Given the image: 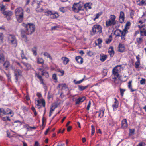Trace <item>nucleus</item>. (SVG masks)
I'll return each mask as SVG.
<instances>
[{
  "instance_id": "nucleus-27",
  "label": "nucleus",
  "mask_w": 146,
  "mask_h": 146,
  "mask_svg": "<svg viewBox=\"0 0 146 146\" xmlns=\"http://www.w3.org/2000/svg\"><path fill=\"white\" fill-rule=\"evenodd\" d=\"M132 81H130L128 83V87L131 90V92H133L134 91H135L136 90V89H133L132 88V86L131 85Z\"/></svg>"
},
{
  "instance_id": "nucleus-39",
  "label": "nucleus",
  "mask_w": 146,
  "mask_h": 146,
  "mask_svg": "<svg viewBox=\"0 0 146 146\" xmlns=\"http://www.w3.org/2000/svg\"><path fill=\"white\" fill-rule=\"evenodd\" d=\"M112 40V36L111 35L110 36L109 38L106 41V42L107 44L110 43Z\"/></svg>"
},
{
  "instance_id": "nucleus-15",
  "label": "nucleus",
  "mask_w": 146,
  "mask_h": 146,
  "mask_svg": "<svg viewBox=\"0 0 146 146\" xmlns=\"http://www.w3.org/2000/svg\"><path fill=\"white\" fill-rule=\"evenodd\" d=\"M61 59L62 60V63L65 65H66L68 63L69 60L66 57H63L61 58Z\"/></svg>"
},
{
  "instance_id": "nucleus-23",
  "label": "nucleus",
  "mask_w": 146,
  "mask_h": 146,
  "mask_svg": "<svg viewBox=\"0 0 146 146\" xmlns=\"http://www.w3.org/2000/svg\"><path fill=\"white\" fill-rule=\"evenodd\" d=\"M104 109H102L100 110L98 112V117L100 118L104 116Z\"/></svg>"
},
{
  "instance_id": "nucleus-48",
  "label": "nucleus",
  "mask_w": 146,
  "mask_h": 146,
  "mask_svg": "<svg viewBox=\"0 0 146 146\" xmlns=\"http://www.w3.org/2000/svg\"><path fill=\"white\" fill-rule=\"evenodd\" d=\"M7 112V114H11L12 113V111L9 109L8 108L6 110H5V112Z\"/></svg>"
},
{
  "instance_id": "nucleus-63",
  "label": "nucleus",
  "mask_w": 146,
  "mask_h": 146,
  "mask_svg": "<svg viewBox=\"0 0 146 146\" xmlns=\"http://www.w3.org/2000/svg\"><path fill=\"white\" fill-rule=\"evenodd\" d=\"M85 6L86 7H88L89 9H91V7L89 5V3H87L85 5Z\"/></svg>"
},
{
  "instance_id": "nucleus-40",
  "label": "nucleus",
  "mask_w": 146,
  "mask_h": 146,
  "mask_svg": "<svg viewBox=\"0 0 146 146\" xmlns=\"http://www.w3.org/2000/svg\"><path fill=\"white\" fill-rule=\"evenodd\" d=\"M37 62L38 63L42 64L44 63V60L41 58H38L37 60Z\"/></svg>"
},
{
  "instance_id": "nucleus-35",
  "label": "nucleus",
  "mask_w": 146,
  "mask_h": 146,
  "mask_svg": "<svg viewBox=\"0 0 146 146\" xmlns=\"http://www.w3.org/2000/svg\"><path fill=\"white\" fill-rule=\"evenodd\" d=\"M21 62L28 69H29L30 68V65L28 64L25 63L23 62Z\"/></svg>"
},
{
  "instance_id": "nucleus-18",
  "label": "nucleus",
  "mask_w": 146,
  "mask_h": 146,
  "mask_svg": "<svg viewBox=\"0 0 146 146\" xmlns=\"http://www.w3.org/2000/svg\"><path fill=\"white\" fill-rule=\"evenodd\" d=\"M59 16V15L57 13H54L53 12L50 18L51 19H54L58 18Z\"/></svg>"
},
{
  "instance_id": "nucleus-43",
  "label": "nucleus",
  "mask_w": 146,
  "mask_h": 146,
  "mask_svg": "<svg viewBox=\"0 0 146 146\" xmlns=\"http://www.w3.org/2000/svg\"><path fill=\"white\" fill-rule=\"evenodd\" d=\"M79 89L81 91H82L85 89H86L87 87V86H80L79 85L78 86Z\"/></svg>"
},
{
  "instance_id": "nucleus-2",
  "label": "nucleus",
  "mask_w": 146,
  "mask_h": 146,
  "mask_svg": "<svg viewBox=\"0 0 146 146\" xmlns=\"http://www.w3.org/2000/svg\"><path fill=\"white\" fill-rule=\"evenodd\" d=\"M26 28V34L29 35L31 34L34 32L35 29V27L34 25L32 23L25 24L23 23V25Z\"/></svg>"
},
{
  "instance_id": "nucleus-7",
  "label": "nucleus",
  "mask_w": 146,
  "mask_h": 146,
  "mask_svg": "<svg viewBox=\"0 0 146 146\" xmlns=\"http://www.w3.org/2000/svg\"><path fill=\"white\" fill-rule=\"evenodd\" d=\"M82 7L79 3H75L73 5L72 9L73 11L76 13L78 12L80 10H83Z\"/></svg>"
},
{
  "instance_id": "nucleus-49",
  "label": "nucleus",
  "mask_w": 146,
  "mask_h": 146,
  "mask_svg": "<svg viewBox=\"0 0 146 146\" xmlns=\"http://www.w3.org/2000/svg\"><path fill=\"white\" fill-rule=\"evenodd\" d=\"M23 40L25 42H26L27 41V38L26 36L25 35V36H21Z\"/></svg>"
},
{
  "instance_id": "nucleus-45",
  "label": "nucleus",
  "mask_w": 146,
  "mask_h": 146,
  "mask_svg": "<svg viewBox=\"0 0 146 146\" xmlns=\"http://www.w3.org/2000/svg\"><path fill=\"white\" fill-rule=\"evenodd\" d=\"M26 34V31H25L23 30H21V36H25V34Z\"/></svg>"
},
{
  "instance_id": "nucleus-31",
  "label": "nucleus",
  "mask_w": 146,
  "mask_h": 146,
  "mask_svg": "<svg viewBox=\"0 0 146 146\" xmlns=\"http://www.w3.org/2000/svg\"><path fill=\"white\" fill-rule=\"evenodd\" d=\"M107 58V55H103L100 57V60L102 62L104 61Z\"/></svg>"
},
{
  "instance_id": "nucleus-4",
  "label": "nucleus",
  "mask_w": 146,
  "mask_h": 146,
  "mask_svg": "<svg viewBox=\"0 0 146 146\" xmlns=\"http://www.w3.org/2000/svg\"><path fill=\"white\" fill-rule=\"evenodd\" d=\"M116 32L117 33L116 34V36L121 37V39L122 40H124L125 39L126 35L128 33V31H127V30H126L125 29H124L122 31L118 29L117 30Z\"/></svg>"
},
{
  "instance_id": "nucleus-17",
  "label": "nucleus",
  "mask_w": 146,
  "mask_h": 146,
  "mask_svg": "<svg viewBox=\"0 0 146 146\" xmlns=\"http://www.w3.org/2000/svg\"><path fill=\"white\" fill-rule=\"evenodd\" d=\"M115 101L114 104L112 105V107L114 110V109H117L118 108V101L116 98H114Z\"/></svg>"
},
{
  "instance_id": "nucleus-50",
  "label": "nucleus",
  "mask_w": 146,
  "mask_h": 146,
  "mask_svg": "<svg viewBox=\"0 0 146 146\" xmlns=\"http://www.w3.org/2000/svg\"><path fill=\"white\" fill-rule=\"evenodd\" d=\"M60 11L63 13H65L66 11V10L64 9V7H61L59 9Z\"/></svg>"
},
{
  "instance_id": "nucleus-28",
  "label": "nucleus",
  "mask_w": 146,
  "mask_h": 146,
  "mask_svg": "<svg viewBox=\"0 0 146 146\" xmlns=\"http://www.w3.org/2000/svg\"><path fill=\"white\" fill-rule=\"evenodd\" d=\"M37 77L39 79V80L40 82V83L42 84L44 86L45 85V84L43 82V80L42 79V77L38 74H37Z\"/></svg>"
},
{
  "instance_id": "nucleus-61",
  "label": "nucleus",
  "mask_w": 146,
  "mask_h": 146,
  "mask_svg": "<svg viewBox=\"0 0 146 146\" xmlns=\"http://www.w3.org/2000/svg\"><path fill=\"white\" fill-rule=\"evenodd\" d=\"M84 80V79H82L78 81H77L76 82H75V84H78L80 83H81Z\"/></svg>"
},
{
  "instance_id": "nucleus-26",
  "label": "nucleus",
  "mask_w": 146,
  "mask_h": 146,
  "mask_svg": "<svg viewBox=\"0 0 146 146\" xmlns=\"http://www.w3.org/2000/svg\"><path fill=\"white\" fill-rule=\"evenodd\" d=\"M5 57L3 53L0 54V63H3L5 61Z\"/></svg>"
},
{
  "instance_id": "nucleus-25",
  "label": "nucleus",
  "mask_w": 146,
  "mask_h": 146,
  "mask_svg": "<svg viewBox=\"0 0 146 146\" xmlns=\"http://www.w3.org/2000/svg\"><path fill=\"white\" fill-rule=\"evenodd\" d=\"M57 87L59 88H61L62 89H66V88L67 89H68L67 86L65 84H59L58 85Z\"/></svg>"
},
{
  "instance_id": "nucleus-36",
  "label": "nucleus",
  "mask_w": 146,
  "mask_h": 146,
  "mask_svg": "<svg viewBox=\"0 0 146 146\" xmlns=\"http://www.w3.org/2000/svg\"><path fill=\"white\" fill-rule=\"evenodd\" d=\"M140 34L141 36H146V30L145 31L141 30Z\"/></svg>"
},
{
  "instance_id": "nucleus-29",
  "label": "nucleus",
  "mask_w": 146,
  "mask_h": 146,
  "mask_svg": "<svg viewBox=\"0 0 146 146\" xmlns=\"http://www.w3.org/2000/svg\"><path fill=\"white\" fill-rule=\"evenodd\" d=\"M7 112H5V110L2 108H0V115H3L7 114Z\"/></svg>"
},
{
  "instance_id": "nucleus-56",
  "label": "nucleus",
  "mask_w": 146,
  "mask_h": 146,
  "mask_svg": "<svg viewBox=\"0 0 146 146\" xmlns=\"http://www.w3.org/2000/svg\"><path fill=\"white\" fill-rule=\"evenodd\" d=\"M52 97V95L51 94L50 92H48V99H50Z\"/></svg>"
},
{
  "instance_id": "nucleus-64",
  "label": "nucleus",
  "mask_w": 146,
  "mask_h": 146,
  "mask_svg": "<svg viewBox=\"0 0 146 146\" xmlns=\"http://www.w3.org/2000/svg\"><path fill=\"white\" fill-rule=\"evenodd\" d=\"M57 146H64L63 143L62 144L61 142H60L58 143Z\"/></svg>"
},
{
  "instance_id": "nucleus-53",
  "label": "nucleus",
  "mask_w": 146,
  "mask_h": 146,
  "mask_svg": "<svg viewBox=\"0 0 146 146\" xmlns=\"http://www.w3.org/2000/svg\"><path fill=\"white\" fill-rule=\"evenodd\" d=\"M120 91L121 93V95L122 96H123L124 94V92L125 91V90L121 88L120 89Z\"/></svg>"
},
{
  "instance_id": "nucleus-54",
  "label": "nucleus",
  "mask_w": 146,
  "mask_h": 146,
  "mask_svg": "<svg viewBox=\"0 0 146 146\" xmlns=\"http://www.w3.org/2000/svg\"><path fill=\"white\" fill-rule=\"evenodd\" d=\"M145 144L144 142H140L137 146H145Z\"/></svg>"
},
{
  "instance_id": "nucleus-14",
  "label": "nucleus",
  "mask_w": 146,
  "mask_h": 146,
  "mask_svg": "<svg viewBox=\"0 0 146 146\" xmlns=\"http://www.w3.org/2000/svg\"><path fill=\"white\" fill-rule=\"evenodd\" d=\"M137 4L139 5H142L146 4V0H137Z\"/></svg>"
},
{
  "instance_id": "nucleus-5",
  "label": "nucleus",
  "mask_w": 146,
  "mask_h": 146,
  "mask_svg": "<svg viewBox=\"0 0 146 146\" xmlns=\"http://www.w3.org/2000/svg\"><path fill=\"white\" fill-rule=\"evenodd\" d=\"M102 32V28L99 25H95L92 27L91 34L92 35H93L95 34H100Z\"/></svg>"
},
{
  "instance_id": "nucleus-55",
  "label": "nucleus",
  "mask_w": 146,
  "mask_h": 146,
  "mask_svg": "<svg viewBox=\"0 0 146 146\" xmlns=\"http://www.w3.org/2000/svg\"><path fill=\"white\" fill-rule=\"evenodd\" d=\"M37 101L38 103V104H37V106L38 107V109H39L41 107V106L40 105V104L41 102L39 100H37Z\"/></svg>"
},
{
  "instance_id": "nucleus-21",
  "label": "nucleus",
  "mask_w": 146,
  "mask_h": 146,
  "mask_svg": "<svg viewBox=\"0 0 146 146\" xmlns=\"http://www.w3.org/2000/svg\"><path fill=\"white\" fill-rule=\"evenodd\" d=\"M3 66L5 68L6 70H7L8 68L10 66V63L9 61H6L3 63Z\"/></svg>"
},
{
  "instance_id": "nucleus-16",
  "label": "nucleus",
  "mask_w": 146,
  "mask_h": 146,
  "mask_svg": "<svg viewBox=\"0 0 146 146\" xmlns=\"http://www.w3.org/2000/svg\"><path fill=\"white\" fill-rule=\"evenodd\" d=\"M118 51L121 52H123L125 49V47L124 45L119 44L118 46Z\"/></svg>"
},
{
  "instance_id": "nucleus-11",
  "label": "nucleus",
  "mask_w": 146,
  "mask_h": 146,
  "mask_svg": "<svg viewBox=\"0 0 146 146\" xmlns=\"http://www.w3.org/2000/svg\"><path fill=\"white\" fill-rule=\"evenodd\" d=\"M128 124L127 122V120L125 119H123L121 122V127L122 128L125 129L128 127Z\"/></svg>"
},
{
  "instance_id": "nucleus-46",
  "label": "nucleus",
  "mask_w": 146,
  "mask_h": 146,
  "mask_svg": "<svg viewBox=\"0 0 146 146\" xmlns=\"http://www.w3.org/2000/svg\"><path fill=\"white\" fill-rule=\"evenodd\" d=\"M102 14V12H99L98 14H96V17L93 19L94 21H95L96 19L98 18L99 16L101 15Z\"/></svg>"
},
{
  "instance_id": "nucleus-12",
  "label": "nucleus",
  "mask_w": 146,
  "mask_h": 146,
  "mask_svg": "<svg viewBox=\"0 0 146 146\" xmlns=\"http://www.w3.org/2000/svg\"><path fill=\"white\" fill-rule=\"evenodd\" d=\"M86 99V97L84 96L79 97L77 100L76 104H79L80 102H83Z\"/></svg>"
},
{
  "instance_id": "nucleus-19",
  "label": "nucleus",
  "mask_w": 146,
  "mask_h": 146,
  "mask_svg": "<svg viewBox=\"0 0 146 146\" xmlns=\"http://www.w3.org/2000/svg\"><path fill=\"white\" fill-rule=\"evenodd\" d=\"M139 23H141V24H142L143 23H144V24L142 25H138V27L140 28H141L142 27H144L146 25V20L145 19L143 21H139Z\"/></svg>"
},
{
  "instance_id": "nucleus-42",
  "label": "nucleus",
  "mask_w": 146,
  "mask_h": 146,
  "mask_svg": "<svg viewBox=\"0 0 146 146\" xmlns=\"http://www.w3.org/2000/svg\"><path fill=\"white\" fill-rule=\"evenodd\" d=\"M32 51L34 55L36 56L37 54L36 52V47H34L32 49Z\"/></svg>"
},
{
  "instance_id": "nucleus-6",
  "label": "nucleus",
  "mask_w": 146,
  "mask_h": 146,
  "mask_svg": "<svg viewBox=\"0 0 146 146\" xmlns=\"http://www.w3.org/2000/svg\"><path fill=\"white\" fill-rule=\"evenodd\" d=\"M8 39L9 43L13 44L15 47L17 46V42L15 36L13 35L9 34L8 36Z\"/></svg>"
},
{
  "instance_id": "nucleus-47",
  "label": "nucleus",
  "mask_w": 146,
  "mask_h": 146,
  "mask_svg": "<svg viewBox=\"0 0 146 146\" xmlns=\"http://www.w3.org/2000/svg\"><path fill=\"white\" fill-rule=\"evenodd\" d=\"M21 51V56L22 59H24V58H25L26 57L24 54V52H23V50H22Z\"/></svg>"
},
{
  "instance_id": "nucleus-52",
  "label": "nucleus",
  "mask_w": 146,
  "mask_h": 146,
  "mask_svg": "<svg viewBox=\"0 0 146 146\" xmlns=\"http://www.w3.org/2000/svg\"><path fill=\"white\" fill-rule=\"evenodd\" d=\"M146 82V80L145 79H142L141 80H140V83L141 84H143L145 83Z\"/></svg>"
},
{
  "instance_id": "nucleus-33",
  "label": "nucleus",
  "mask_w": 146,
  "mask_h": 146,
  "mask_svg": "<svg viewBox=\"0 0 146 146\" xmlns=\"http://www.w3.org/2000/svg\"><path fill=\"white\" fill-rule=\"evenodd\" d=\"M130 25V23L129 21H127L125 25V27L124 29H125L126 30H127V31L129 29V26Z\"/></svg>"
},
{
  "instance_id": "nucleus-58",
  "label": "nucleus",
  "mask_w": 146,
  "mask_h": 146,
  "mask_svg": "<svg viewBox=\"0 0 146 146\" xmlns=\"http://www.w3.org/2000/svg\"><path fill=\"white\" fill-rule=\"evenodd\" d=\"M52 78L53 79H54V80H57L56 75V74H54L53 75Z\"/></svg>"
},
{
  "instance_id": "nucleus-30",
  "label": "nucleus",
  "mask_w": 146,
  "mask_h": 146,
  "mask_svg": "<svg viewBox=\"0 0 146 146\" xmlns=\"http://www.w3.org/2000/svg\"><path fill=\"white\" fill-rule=\"evenodd\" d=\"M4 37V35L2 33H0V43H3L4 42L3 38Z\"/></svg>"
},
{
  "instance_id": "nucleus-1",
  "label": "nucleus",
  "mask_w": 146,
  "mask_h": 146,
  "mask_svg": "<svg viewBox=\"0 0 146 146\" xmlns=\"http://www.w3.org/2000/svg\"><path fill=\"white\" fill-rule=\"evenodd\" d=\"M15 13L17 21L21 22L23 19V10L21 7L17 8L15 11Z\"/></svg>"
},
{
  "instance_id": "nucleus-3",
  "label": "nucleus",
  "mask_w": 146,
  "mask_h": 146,
  "mask_svg": "<svg viewBox=\"0 0 146 146\" xmlns=\"http://www.w3.org/2000/svg\"><path fill=\"white\" fill-rule=\"evenodd\" d=\"M116 17L114 15H111L109 19L106 21V25L107 27L114 25L116 24V21L115 20Z\"/></svg>"
},
{
  "instance_id": "nucleus-51",
  "label": "nucleus",
  "mask_w": 146,
  "mask_h": 146,
  "mask_svg": "<svg viewBox=\"0 0 146 146\" xmlns=\"http://www.w3.org/2000/svg\"><path fill=\"white\" fill-rule=\"evenodd\" d=\"M91 127H92V133H91V135H93L94 133V132H95V128L94 127V126L93 125H92V126H91Z\"/></svg>"
},
{
  "instance_id": "nucleus-22",
  "label": "nucleus",
  "mask_w": 146,
  "mask_h": 146,
  "mask_svg": "<svg viewBox=\"0 0 146 146\" xmlns=\"http://www.w3.org/2000/svg\"><path fill=\"white\" fill-rule=\"evenodd\" d=\"M4 15L6 16H10L12 15V13L10 11H4L2 13Z\"/></svg>"
},
{
  "instance_id": "nucleus-24",
  "label": "nucleus",
  "mask_w": 146,
  "mask_h": 146,
  "mask_svg": "<svg viewBox=\"0 0 146 146\" xmlns=\"http://www.w3.org/2000/svg\"><path fill=\"white\" fill-rule=\"evenodd\" d=\"M0 10L2 13L5 11L6 7L3 4H0Z\"/></svg>"
},
{
  "instance_id": "nucleus-10",
  "label": "nucleus",
  "mask_w": 146,
  "mask_h": 146,
  "mask_svg": "<svg viewBox=\"0 0 146 146\" xmlns=\"http://www.w3.org/2000/svg\"><path fill=\"white\" fill-rule=\"evenodd\" d=\"M124 12L122 11L120 12L119 19V22L121 23H123L124 20Z\"/></svg>"
},
{
  "instance_id": "nucleus-8",
  "label": "nucleus",
  "mask_w": 146,
  "mask_h": 146,
  "mask_svg": "<svg viewBox=\"0 0 146 146\" xmlns=\"http://www.w3.org/2000/svg\"><path fill=\"white\" fill-rule=\"evenodd\" d=\"M121 67L120 66H117L113 68L112 70L113 74L117 77L119 76V73L121 71Z\"/></svg>"
},
{
  "instance_id": "nucleus-62",
  "label": "nucleus",
  "mask_w": 146,
  "mask_h": 146,
  "mask_svg": "<svg viewBox=\"0 0 146 146\" xmlns=\"http://www.w3.org/2000/svg\"><path fill=\"white\" fill-rule=\"evenodd\" d=\"M15 63L18 65H19L21 68H23V66L21 65V64L18 62H16Z\"/></svg>"
},
{
  "instance_id": "nucleus-41",
  "label": "nucleus",
  "mask_w": 146,
  "mask_h": 146,
  "mask_svg": "<svg viewBox=\"0 0 146 146\" xmlns=\"http://www.w3.org/2000/svg\"><path fill=\"white\" fill-rule=\"evenodd\" d=\"M137 42L139 44H141L142 41L143 39L141 38H138L136 39Z\"/></svg>"
},
{
  "instance_id": "nucleus-60",
  "label": "nucleus",
  "mask_w": 146,
  "mask_h": 146,
  "mask_svg": "<svg viewBox=\"0 0 146 146\" xmlns=\"http://www.w3.org/2000/svg\"><path fill=\"white\" fill-rule=\"evenodd\" d=\"M90 105H91L90 102V101H89V103L88 105H87V107L86 108V109L88 110H89L90 107Z\"/></svg>"
},
{
  "instance_id": "nucleus-37",
  "label": "nucleus",
  "mask_w": 146,
  "mask_h": 146,
  "mask_svg": "<svg viewBox=\"0 0 146 146\" xmlns=\"http://www.w3.org/2000/svg\"><path fill=\"white\" fill-rule=\"evenodd\" d=\"M52 11H47L45 12L46 13V16H49L50 17L51 16V15L52 13Z\"/></svg>"
},
{
  "instance_id": "nucleus-20",
  "label": "nucleus",
  "mask_w": 146,
  "mask_h": 146,
  "mask_svg": "<svg viewBox=\"0 0 146 146\" xmlns=\"http://www.w3.org/2000/svg\"><path fill=\"white\" fill-rule=\"evenodd\" d=\"M76 60L78 63L82 64L83 62V58L80 56L76 57Z\"/></svg>"
},
{
  "instance_id": "nucleus-13",
  "label": "nucleus",
  "mask_w": 146,
  "mask_h": 146,
  "mask_svg": "<svg viewBox=\"0 0 146 146\" xmlns=\"http://www.w3.org/2000/svg\"><path fill=\"white\" fill-rule=\"evenodd\" d=\"M108 52L109 53L111 57H113L114 54L113 47H110L109 48Z\"/></svg>"
},
{
  "instance_id": "nucleus-38",
  "label": "nucleus",
  "mask_w": 146,
  "mask_h": 146,
  "mask_svg": "<svg viewBox=\"0 0 146 146\" xmlns=\"http://www.w3.org/2000/svg\"><path fill=\"white\" fill-rule=\"evenodd\" d=\"M140 65V61H137L135 63V67L136 68H139V66Z\"/></svg>"
},
{
  "instance_id": "nucleus-44",
  "label": "nucleus",
  "mask_w": 146,
  "mask_h": 146,
  "mask_svg": "<svg viewBox=\"0 0 146 146\" xmlns=\"http://www.w3.org/2000/svg\"><path fill=\"white\" fill-rule=\"evenodd\" d=\"M34 2L35 4H36L37 5V7L38 8L39 7V5H40V3H41V2H42V1H34Z\"/></svg>"
},
{
  "instance_id": "nucleus-59",
  "label": "nucleus",
  "mask_w": 146,
  "mask_h": 146,
  "mask_svg": "<svg viewBox=\"0 0 146 146\" xmlns=\"http://www.w3.org/2000/svg\"><path fill=\"white\" fill-rule=\"evenodd\" d=\"M41 103L42 104V105L44 107H45V102L44 100H42L41 101Z\"/></svg>"
},
{
  "instance_id": "nucleus-9",
  "label": "nucleus",
  "mask_w": 146,
  "mask_h": 146,
  "mask_svg": "<svg viewBox=\"0 0 146 146\" xmlns=\"http://www.w3.org/2000/svg\"><path fill=\"white\" fill-rule=\"evenodd\" d=\"M14 75L15 76L16 81L17 82L18 80V78L22 76V71L19 69H17L14 72Z\"/></svg>"
},
{
  "instance_id": "nucleus-32",
  "label": "nucleus",
  "mask_w": 146,
  "mask_h": 146,
  "mask_svg": "<svg viewBox=\"0 0 146 146\" xmlns=\"http://www.w3.org/2000/svg\"><path fill=\"white\" fill-rule=\"evenodd\" d=\"M41 74L42 76H44L46 78L49 76L48 74L46 71L43 70L42 71Z\"/></svg>"
},
{
  "instance_id": "nucleus-57",
  "label": "nucleus",
  "mask_w": 146,
  "mask_h": 146,
  "mask_svg": "<svg viewBox=\"0 0 146 146\" xmlns=\"http://www.w3.org/2000/svg\"><path fill=\"white\" fill-rule=\"evenodd\" d=\"M11 69L14 72L16 71V70H17V69L15 66H11Z\"/></svg>"
},
{
  "instance_id": "nucleus-34",
  "label": "nucleus",
  "mask_w": 146,
  "mask_h": 146,
  "mask_svg": "<svg viewBox=\"0 0 146 146\" xmlns=\"http://www.w3.org/2000/svg\"><path fill=\"white\" fill-rule=\"evenodd\" d=\"M43 55L47 57V58H50V60H52V58L50 56V55L48 53L46 52H44L43 54Z\"/></svg>"
}]
</instances>
